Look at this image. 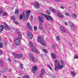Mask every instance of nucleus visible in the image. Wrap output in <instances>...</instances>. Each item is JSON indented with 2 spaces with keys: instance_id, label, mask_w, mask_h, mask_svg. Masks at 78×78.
<instances>
[{
  "instance_id": "1",
  "label": "nucleus",
  "mask_w": 78,
  "mask_h": 78,
  "mask_svg": "<svg viewBox=\"0 0 78 78\" xmlns=\"http://www.w3.org/2000/svg\"><path fill=\"white\" fill-rule=\"evenodd\" d=\"M60 61L61 62L62 64V65H60L59 64H58L57 65L56 64H55V70H58V69H63V67L65 66V63L64 62L62 61V60H60Z\"/></svg>"
},
{
  "instance_id": "2",
  "label": "nucleus",
  "mask_w": 78,
  "mask_h": 78,
  "mask_svg": "<svg viewBox=\"0 0 78 78\" xmlns=\"http://www.w3.org/2000/svg\"><path fill=\"white\" fill-rule=\"evenodd\" d=\"M25 12L26 17H25L23 16V20H24V21H25V20H27L28 19V16L30 15V14L31 13V11H26Z\"/></svg>"
},
{
  "instance_id": "3",
  "label": "nucleus",
  "mask_w": 78,
  "mask_h": 78,
  "mask_svg": "<svg viewBox=\"0 0 78 78\" xmlns=\"http://www.w3.org/2000/svg\"><path fill=\"white\" fill-rule=\"evenodd\" d=\"M38 19L39 20V22L40 23V28L41 30H42L43 29V25L42 24V21H43V19L41 17H40V16L38 17Z\"/></svg>"
},
{
  "instance_id": "4",
  "label": "nucleus",
  "mask_w": 78,
  "mask_h": 78,
  "mask_svg": "<svg viewBox=\"0 0 78 78\" xmlns=\"http://www.w3.org/2000/svg\"><path fill=\"white\" fill-rule=\"evenodd\" d=\"M29 56H30V59H32V60L34 62H36V59L35 57H33V55L32 54L30 53L29 54Z\"/></svg>"
},
{
  "instance_id": "5",
  "label": "nucleus",
  "mask_w": 78,
  "mask_h": 78,
  "mask_svg": "<svg viewBox=\"0 0 78 78\" xmlns=\"http://www.w3.org/2000/svg\"><path fill=\"white\" fill-rule=\"evenodd\" d=\"M42 15H43V16H44L45 18H46V19L48 20H49V19H50L51 20H53V19H52V18L51 17H50L49 15H45L44 14H42Z\"/></svg>"
},
{
  "instance_id": "6",
  "label": "nucleus",
  "mask_w": 78,
  "mask_h": 78,
  "mask_svg": "<svg viewBox=\"0 0 78 78\" xmlns=\"http://www.w3.org/2000/svg\"><path fill=\"white\" fill-rule=\"evenodd\" d=\"M18 58H21L22 59H23V55L22 54H16L14 56V58L15 59H17Z\"/></svg>"
},
{
  "instance_id": "7",
  "label": "nucleus",
  "mask_w": 78,
  "mask_h": 78,
  "mask_svg": "<svg viewBox=\"0 0 78 78\" xmlns=\"http://www.w3.org/2000/svg\"><path fill=\"white\" fill-rule=\"evenodd\" d=\"M20 42V40L18 38H17L15 40V43L17 45H19Z\"/></svg>"
},
{
  "instance_id": "8",
  "label": "nucleus",
  "mask_w": 78,
  "mask_h": 78,
  "mask_svg": "<svg viewBox=\"0 0 78 78\" xmlns=\"http://www.w3.org/2000/svg\"><path fill=\"white\" fill-rule=\"evenodd\" d=\"M37 69V66H35L32 68V72L34 74H36V72Z\"/></svg>"
},
{
  "instance_id": "9",
  "label": "nucleus",
  "mask_w": 78,
  "mask_h": 78,
  "mask_svg": "<svg viewBox=\"0 0 78 78\" xmlns=\"http://www.w3.org/2000/svg\"><path fill=\"white\" fill-rule=\"evenodd\" d=\"M34 5L36 8L37 9L39 8V5H40V4H39V3L38 2H35L34 3Z\"/></svg>"
},
{
  "instance_id": "10",
  "label": "nucleus",
  "mask_w": 78,
  "mask_h": 78,
  "mask_svg": "<svg viewBox=\"0 0 78 78\" xmlns=\"http://www.w3.org/2000/svg\"><path fill=\"white\" fill-rule=\"evenodd\" d=\"M57 16H58V17H60V18H63V17H64V15H63V14L61 13V12H57Z\"/></svg>"
},
{
  "instance_id": "11",
  "label": "nucleus",
  "mask_w": 78,
  "mask_h": 78,
  "mask_svg": "<svg viewBox=\"0 0 78 78\" xmlns=\"http://www.w3.org/2000/svg\"><path fill=\"white\" fill-rule=\"evenodd\" d=\"M4 24H5V29L7 30V31H9L10 30V29H9V26L7 25V24L6 23H4Z\"/></svg>"
},
{
  "instance_id": "12",
  "label": "nucleus",
  "mask_w": 78,
  "mask_h": 78,
  "mask_svg": "<svg viewBox=\"0 0 78 78\" xmlns=\"http://www.w3.org/2000/svg\"><path fill=\"white\" fill-rule=\"evenodd\" d=\"M16 32L17 34L18 35V37L19 39H22V35H21V34L19 30H16Z\"/></svg>"
},
{
  "instance_id": "13",
  "label": "nucleus",
  "mask_w": 78,
  "mask_h": 78,
  "mask_svg": "<svg viewBox=\"0 0 78 78\" xmlns=\"http://www.w3.org/2000/svg\"><path fill=\"white\" fill-rule=\"evenodd\" d=\"M51 56L53 59H56V55L54 53H52L51 54Z\"/></svg>"
},
{
  "instance_id": "14",
  "label": "nucleus",
  "mask_w": 78,
  "mask_h": 78,
  "mask_svg": "<svg viewBox=\"0 0 78 78\" xmlns=\"http://www.w3.org/2000/svg\"><path fill=\"white\" fill-rule=\"evenodd\" d=\"M27 26L28 27V28L30 30H32L33 29V27L31 25H30V23L28 22L27 23Z\"/></svg>"
},
{
  "instance_id": "15",
  "label": "nucleus",
  "mask_w": 78,
  "mask_h": 78,
  "mask_svg": "<svg viewBox=\"0 0 78 78\" xmlns=\"http://www.w3.org/2000/svg\"><path fill=\"white\" fill-rule=\"evenodd\" d=\"M45 73V71L44 69H42L41 71V73L40 74V77H42V74H44Z\"/></svg>"
},
{
  "instance_id": "16",
  "label": "nucleus",
  "mask_w": 78,
  "mask_h": 78,
  "mask_svg": "<svg viewBox=\"0 0 78 78\" xmlns=\"http://www.w3.org/2000/svg\"><path fill=\"white\" fill-rule=\"evenodd\" d=\"M37 41L38 42H41L42 41V38L41 37L40 35H39L38 36V39L37 40Z\"/></svg>"
},
{
  "instance_id": "17",
  "label": "nucleus",
  "mask_w": 78,
  "mask_h": 78,
  "mask_svg": "<svg viewBox=\"0 0 78 78\" xmlns=\"http://www.w3.org/2000/svg\"><path fill=\"white\" fill-rule=\"evenodd\" d=\"M27 37L29 39H31L33 37V35H32L31 34L29 33L27 35Z\"/></svg>"
},
{
  "instance_id": "18",
  "label": "nucleus",
  "mask_w": 78,
  "mask_h": 78,
  "mask_svg": "<svg viewBox=\"0 0 78 78\" xmlns=\"http://www.w3.org/2000/svg\"><path fill=\"white\" fill-rule=\"evenodd\" d=\"M60 28L62 33H64L66 32V30H65V29H64V28L63 27H61Z\"/></svg>"
},
{
  "instance_id": "19",
  "label": "nucleus",
  "mask_w": 78,
  "mask_h": 78,
  "mask_svg": "<svg viewBox=\"0 0 78 78\" xmlns=\"http://www.w3.org/2000/svg\"><path fill=\"white\" fill-rule=\"evenodd\" d=\"M40 43L41 45H42L46 46V43L45 42H44L42 41H41V42H40Z\"/></svg>"
},
{
  "instance_id": "20",
  "label": "nucleus",
  "mask_w": 78,
  "mask_h": 78,
  "mask_svg": "<svg viewBox=\"0 0 78 78\" xmlns=\"http://www.w3.org/2000/svg\"><path fill=\"white\" fill-rule=\"evenodd\" d=\"M31 50L33 51V52H35V51L36 50V49H35V48L33 46L31 47Z\"/></svg>"
},
{
  "instance_id": "21",
  "label": "nucleus",
  "mask_w": 78,
  "mask_h": 78,
  "mask_svg": "<svg viewBox=\"0 0 78 78\" xmlns=\"http://www.w3.org/2000/svg\"><path fill=\"white\" fill-rule=\"evenodd\" d=\"M3 28H5V27L3 26V25H0V30H3Z\"/></svg>"
},
{
  "instance_id": "22",
  "label": "nucleus",
  "mask_w": 78,
  "mask_h": 78,
  "mask_svg": "<svg viewBox=\"0 0 78 78\" xmlns=\"http://www.w3.org/2000/svg\"><path fill=\"white\" fill-rule=\"evenodd\" d=\"M71 29L72 30H73L74 29H75V28L74 27V25L72 23L71 25Z\"/></svg>"
},
{
  "instance_id": "23",
  "label": "nucleus",
  "mask_w": 78,
  "mask_h": 78,
  "mask_svg": "<svg viewBox=\"0 0 78 78\" xmlns=\"http://www.w3.org/2000/svg\"><path fill=\"white\" fill-rule=\"evenodd\" d=\"M50 9L51 11H53V12H56V10H55V9L54 8L51 7L50 8Z\"/></svg>"
},
{
  "instance_id": "24",
  "label": "nucleus",
  "mask_w": 78,
  "mask_h": 78,
  "mask_svg": "<svg viewBox=\"0 0 78 78\" xmlns=\"http://www.w3.org/2000/svg\"><path fill=\"white\" fill-rule=\"evenodd\" d=\"M54 62H55V64H56L57 66L59 64V63H58V60H55Z\"/></svg>"
},
{
  "instance_id": "25",
  "label": "nucleus",
  "mask_w": 78,
  "mask_h": 78,
  "mask_svg": "<svg viewBox=\"0 0 78 78\" xmlns=\"http://www.w3.org/2000/svg\"><path fill=\"white\" fill-rule=\"evenodd\" d=\"M56 38L57 41H60V38H59V36H57Z\"/></svg>"
},
{
  "instance_id": "26",
  "label": "nucleus",
  "mask_w": 78,
  "mask_h": 78,
  "mask_svg": "<svg viewBox=\"0 0 78 78\" xmlns=\"http://www.w3.org/2000/svg\"><path fill=\"white\" fill-rule=\"evenodd\" d=\"M20 18L21 20L23 19V16L21 14H20Z\"/></svg>"
},
{
  "instance_id": "27",
  "label": "nucleus",
  "mask_w": 78,
  "mask_h": 78,
  "mask_svg": "<svg viewBox=\"0 0 78 78\" xmlns=\"http://www.w3.org/2000/svg\"><path fill=\"white\" fill-rule=\"evenodd\" d=\"M12 19L13 20H16V19H15V16H12Z\"/></svg>"
},
{
  "instance_id": "28",
  "label": "nucleus",
  "mask_w": 78,
  "mask_h": 78,
  "mask_svg": "<svg viewBox=\"0 0 78 78\" xmlns=\"http://www.w3.org/2000/svg\"><path fill=\"white\" fill-rule=\"evenodd\" d=\"M35 52L36 53H37L38 55H39L40 54V52H39V51H38L37 50H36L35 51Z\"/></svg>"
},
{
  "instance_id": "29",
  "label": "nucleus",
  "mask_w": 78,
  "mask_h": 78,
  "mask_svg": "<svg viewBox=\"0 0 78 78\" xmlns=\"http://www.w3.org/2000/svg\"><path fill=\"white\" fill-rule=\"evenodd\" d=\"M19 65L20 66V68L21 69H23V64H20Z\"/></svg>"
},
{
  "instance_id": "30",
  "label": "nucleus",
  "mask_w": 78,
  "mask_h": 78,
  "mask_svg": "<svg viewBox=\"0 0 78 78\" xmlns=\"http://www.w3.org/2000/svg\"><path fill=\"white\" fill-rule=\"evenodd\" d=\"M29 44L30 46V47H33V44H32V43L31 42H29Z\"/></svg>"
},
{
  "instance_id": "31",
  "label": "nucleus",
  "mask_w": 78,
  "mask_h": 78,
  "mask_svg": "<svg viewBox=\"0 0 78 78\" xmlns=\"http://www.w3.org/2000/svg\"><path fill=\"white\" fill-rule=\"evenodd\" d=\"M65 15H66V16H70V14L68 12H66V13H65Z\"/></svg>"
},
{
  "instance_id": "32",
  "label": "nucleus",
  "mask_w": 78,
  "mask_h": 78,
  "mask_svg": "<svg viewBox=\"0 0 78 78\" xmlns=\"http://www.w3.org/2000/svg\"><path fill=\"white\" fill-rule=\"evenodd\" d=\"M72 16L73 17H74V18H75L76 17V15L75 14H73L72 15Z\"/></svg>"
},
{
  "instance_id": "33",
  "label": "nucleus",
  "mask_w": 78,
  "mask_h": 78,
  "mask_svg": "<svg viewBox=\"0 0 78 78\" xmlns=\"http://www.w3.org/2000/svg\"><path fill=\"white\" fill-rule=\"evenodd\" d=\"M71 73L73 76H75V73L74 72H72Z\"/></svg>"
},
{
  "instance_id": "34",
  "label": "nucleus",
  "mask_w": 78,
  "mask_h": 78,
  "mask_svg": "<svg viewBox=\"0 0 78 78\" xmlns=\"http://www.w3.org/2000/svg\"><path fill=\"white\" fill-rule=\"evenodd\" d=\"M19 12H18V9H16L15 10V13L16 14H18Z\"/></svg>"
},
{
  "instance_id": "35",
  "label": "nucleus",
  "mask_w": 78,
  "mask_h": 78,
  "mask_svg": "<svg viewBox=\"0 0 78 78\" xmlns=\"http://www.w3.org/2000/svg\"><path fill=\"white\" fill-rule=\"evenodd\" d=\"M51 47L52 48H56V46H55V45H52L51 46Z\"/></svg>"
},
{
  "instance_id": "36",
  "label": "nucleus",
  "mask_w": 78,
  "mask_h": 78,
  "mask_svg": "<svg viewBox=\"0 0 78 78\" xmlns=\"http://www.w3.org/2000/svg\"><path fill=\"white\" fill-rule=\"evenodd\" d=\"M43 51L44 53H47V51L45 49H43Z\"/></svg>"
},
{
  "instance_id": "37",
  "label": "nucleus",
  "mask_w": 78,
  "mask_h": 78,
  "mask_svg": "<svg viewBox=\"0 0 78 78\" xmlns=\"http://www.w3.org/2000/svg\"><path fill=\"white\" fill-rule=\"evenodd\" d=\"M74 59H78V55H76V56H74Z\"/></svg>"
},
{
  "instance_id": "38",
  "label": "nucleus",
  "mask_w": 78,
  "mask_h": 78,
  "mask_svg": "<svg viewBox=\"0 0 78 78\" xmlns=\"http://www.w3.org/2000/svg\"><path fill=\"white\" fill-rule=\"evenodd\" d=\"M14 22L17 25H19V23L17 21H14Z\"/></svg>"
},
{
  "instance_id": "39",
  "label": "nucleus",
  "mask_w": 78,
  "mask_h": 78,
  "mask_svg": "<svg viewBox=\"0 0 78 78\" xmlns=\"http://www.w3.org/2000/svg\"><path fill=\"white\" fill-rule=\"evenodd\" d=\"M34 31H36V30H37V26H35L34 27Z\"/></svg>"
},
{
  "instance_id": "40",
  "label": "nucleus",
  "mask_w": 78,
  "mask_h": 78,
  "mask_svg": "<svg viewBox=\"0 0 78 78\" xmlns=\"http://www.w3.org/2000/svg\"><path fill=\"white\" fill-rule=\"evenodd\" d=\"M7 15V14L6 13H4L3 14V16H6Z\"/></svg>"
},
{
  "instance_id": "41",
  "label": "nucleus",
  "mask_w": 78,
  "mask_h": 78,
  "mask_svg": "<svg viewBox=\"0 0 78 78\" xmlns=\"http://www.w3.org/2000/svg\"><path fill=\"white\" fill-rule=\"evenodd\" d=\"M47 12L48 14H50V11H47Z\"/></svg>"
},
{
  "instance_id": "42",
  "label": "nucleus",
  "mask_w": 78,
  "mask_h": 78,
  "mask_svg": "<svg viewBox=\"0 0 78 78\" xmlns=\"http://www.w3.org/2000/svg\"><path fill=\"white\" fill-rule=\"evenodd\" d=\"M8 69H5L4 70V72H8Z\"/></svg>"
},
{
  "instance_id": "43",
  "label": "nucleus",
  "mask_w": 78,
  "mask_h": 78,
  "mask_svg": "<svg viewBox=\"0 0 78 78\" xmlns=\"http://www.w3.org/2000/svg\"><path fill=\"white\" fill-rule=\"evenodd\" d=\"M3 47L2 44L0 43V48H2Z\"/></svg>"
},
{
  "instance_id": "44",
  "label": "nucleus",
  "mask_w": 78,
  "mask_h": 78,
  "mask_svg": "<svg viewBox=\"0 0 78 78\" xmlns=\"http://www.w3.org/2000/svg\"><path fill=\"white\" fill-rule=\"evenodd\" d=\"M0 64H1V67H2V66H3V62H2Z\"/></svg>"
},
{
  "instance_id": "45",
  "label": "nucleus",
  "mask_w": 78,
  "mask_h": 78,
  "mask_svg": "<svg viewBox=\"0 0 78 78\" xmlns=\"http://www.w3.org/2000/svg\"><path fill=\"white\" fill-rule=\"evenodd\" d=\"M30 18H31V20H32V19H33V16L32 15L31 16Z\"/></svg>"
},
{
  "instance_id": "46",
  "label": "nucleus",
  "mask_w": 78,
  "mask_h": 78,
  "mask_svg": "<svg viewBox=\"0 0 78 78\" xmlns=\"http://www.w3.org/2000/svg\"><path fill=\"white\" fill-rule=\"evenodd\" d=\"M2 51L1 50H0V55H2Z\"/></svg>"
},
{
  "instance_id": "47",
  "label": "nucleus",
  "mask_w": 78,
  "mask_h": 78,
  "mask_svg": "<svg viewBox=\"0 0 78 78\" xmlns=\"http://www.w3.org/2000/svg\"><path fill=\"white\" fill-rule=\"evenodd\" d=\"M25 12H23V13L22 14V15L23 16V17H24V16H25V13H24Z\"/></svg>"
},
{
  "instance_id": "48",
  "label": "nucleus",
  "mask_w": 78,
  "mask_h": 78,
  "mask_svg": "<svg viewBox=\"0 0 78 78\" xmlns=\"http://www.w3.org/2000/svg\"><path fill=\"white\" fill-rule=\"evenodd\" d=\"M3 11H2V9H0V13H2Z\"/></svg>"
},
{
  "instance_id": "49",
  "label": "nucleus",
  "mask_w": 78,
  "mask_h": 78,
  "mask_svg": "<svg viewBox=\"0 0 78 78\" xmlns=\"http://www.w3.org/2000/svg\"><path fill=\"white\" fill-rule=\"evenodd\" d=\"M61 1L60 0H55V2H60Z\"/></svg>"
},
{
  "instance_id": "50",
  "label": "nucleus",
  "mask_w": 78,
  "mask_h": 78,
  "mask_svg": "<svg viewBox=\"0 0 78 78\" xmlns=\"http://www.w3.org/2000/svg\"><path fill=\"white\" fill-rule=\"evenodd\" d=\"M47 67H50V66L49 65V64H48L47 66Z\"/></svg>"
},
{
  "instance_id": "51",
  "label": "nucleus",
  "mask_w": 78,
  "mask_h": 78,
  "mask_svg": "<svg viewBox=\"0 0 78 78\" xmlns=\"http://www.w3.org/2000/svg\"><path fill=\"white\" fill-rule=\"evenodd\" d=\"M12 55H15V53H14V52H13L12 53Z\"/></svg>"
},
{
  "instance_id": "52",
  "label": "nucleus",
  "mask_w": 78,
  "mask_h": 78,
  "mask_svg": "<svg viewBox=\"0 0 78 78\" xmlns=\"http://www.w3.org/2000/svg\"><path fill=\"white\" fill-rule=\"evenodd\" d=\"M1 63H2V61H1V60L0 59V64H1Z\"/></svg>"
},
{
  "instance_id": "53",
  "label": "nucleus",
  "mask_w": 78,
  "mask_h": 78,
  "mask_svg": "<svg viewBox=\"0 0 78 78\" xmlns=\"http://www.w3.org/2000/svg\"><path fill=\"white\" fill-rule=\"evenodd\" d=\"M61 8L62 9H64V7H63V6H61Z\"/></svg>"
},
{
  "instance_id": "54",
  "label": "nucleus",
  "mask_w": 78,
  "mask_h": 78,
  "mask_svg": "<svg viewBox=\"0 0 78 78\" xmlns=\"http://www.w3.org/2000/svg\"><path fill=\"white\" fill-rule=\"evenodd\" d=\"M49 68H50V69H51V70H53V69L52 68H51V66H50L49 67Z\"/></svg>"
},
{
  "instance_id": "55",
  "label": "nucleus",
  "mask_w": 78,
  "mask_h": 78,
  "mask_svg": "<svg viewBox=\"0 0 78 78\" xmlns=\"http://www.w3.org/2000/svg\"><path fill=\"white\" fill-rule=\"evenodd\" d=\"M65 25H67L68 24H67V23H65Z\"/></svg>"
},
{
  "instance_id": "56",
  "label": "nucleus",
  "mask_w": 78,
  "mask_h": 78,
  "mask_svg": "<svg viewBox=\"0 0 78 78\" xmlns=\"http://www.w3.org/2000/svg\"><path fill=\"white\" fill-rule=\"evenodd\" d=\"M9 61H11V59H10V58H9Z\"/></svg>"
},
{
  "instance_id": "57",
  "label": "nucleus",
  "mask_w": 78,
  "mask_h": 78,
  "mask_svg": "<svg viewBox=\"0 0 78 78\" xmlns=\"http://www.w3.org/2000/svg\"><path fill=\"white\" fill-rule=\"evenodd\" d=\"M0 42H2V39H0Z\"/></svg>"
},
{
  "instance_id": "58",
  "label": "nucleus",
  "mask_w": 78,
  "mask_h": 78,
  "mask_svg": "<svg viewBox=\"0 0 78 78\" xmlns=\"http://www.w3.org/2000/svg\"><path fill=\"white\" fill-rule=\"evenodd\" d=\"M4 78H7L6 77V76H4Z\"/></svg>"
},
{
  "instance_id": "59",
  "label": "nucleus",
  "mask_w": 78,
  "mask_h": 78,
  "mask_svg": "<svg viewBox=\"0 0 78 78\" xmlns=\"http://www.w3.org/2000/svg\"><path fill=\"white\" fill-rule=\"evenodd\" d=\"M76 0V1H78V0Z\"/></svg>"
}]
</instances>
